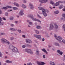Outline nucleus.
Wrapping results in <instances>:
<instances>
[{"label": "nucleus", "mask_w": 65, "mask_h": 65, "mask_svg": "<svg viewBox=\"0 0 65 65\" xmlns=\"http://www.w3.org/2000/svg\"><path fill=\"white\" fill-rule=\"evenodd\" d=\"M9 48L10 50H12V51L14 53H17V52H18V48L12 46V45H10Z\"/></svg>", "instance_id": "1"}, {"label": "nucleus", "mask_w": 65, "mask_h": 65, "mask_svg": "<svg viewBox=\"0 0 65 65\" xmlns=\"http://www.w3.org/2000/svg\"><path fill=\"white\" fill-rule=\"evenodd\" d=\"M28 17L30 18V19H32V20L34 21H37V22H40V23H41V21L38 20L37 19H36L34 18L33 17V15H28Z\"/></svg>", "instance_id": "2"}, {"label": "nucleus", "mask_w": 65, "mask_h": 65, "mask_svg": "<svg viewBox=\"0 0 65 65\" xmlns=\"http://www.w3.org/2000/svg\"><path fill=\"white\" fill-rule=\"evenodd\" d=\"M54 37L55 38H56V39H57V40H58L59 43L61 42V40L62 39V38H61V37H57V36H56V35H55Z\"/></svg>", "instance_id": "3"}, {"label": "nucleus", "mask_w": 65, "mask_h": 65, "mask_svg": "<svg viewBox=\"0 0 65 65\" xmlns=\"http://www.w3.org/2000/svg\"><path fill=\"white\" fill-rule=\"evenodd\" d=\"M25 52H26L28 53H30L31 54H33V52L32 51H31V49H25Z\"/></svg>", "instance_id": "4"}, {"label": "nucleus", "mask_w": 65, "mask_h": 65, "mask_svg": "<svg viewBox=\"0 0 65 65\" xmlns=\"http://www.w3.org/2000/svg\"><path fill=\"white\" fill-rule=\"evenodd\" d=\"M2 41L3 42H6V43H7L8 44H9L10 43L8 41H7L4 38H3L2 39Z\"/></svg>", "instance_id": "5"}, {"label": "nucleus", "mask_w": 65, "mask_h": 65, "mask_svg": "<svg viewBox=\"0 0 65 65\" xmlns=\"http://www.w3.org/2000/svg\"><path fill=\"white\" fill-rule=\"evenodd\" d=\"M39 2L40 3H45L47 2V0H39Z\"/></svg>", "instance_id": "6"}, {"label": "nucleus", "mask_w": 65, "mask_h": 65, "mask_svg": "<svg viewBox=\"0 0 65 65\" xmlns=\"http://www.w3.org/2000/svg\"><path fill=\"white\" fill-rule=\"evenodd\" d=\"M24 11V10L23 9L21 10L19 13V15H24V13L23 12Z\"/></svg>", "instance_id": "7"}, {"label": "nucleus", "mask_w": 65, "mask_h": 65, "mask_svg": "<svg viewBox=\"0 0 65 65\" xmlns=\"http://www.w3.org/2000/svg\"><path fill=\"white\" fill-rule=\"evenodd\" d=\"M34 36L37 38L38 39H41V36L40 35H34Z\"/></svg>", "instance_id": "8"}, {"label": "nucleus", "mask_w": 65, "mask_h": 65, "mask_svg": "<svg viewBox=\"0 0 65 65\" xmlns=\"http://www.w3.org/2000/svg\"><path fill=\"white\" fill-rule=\"evenodd\" d=\"M53 28H54V26L52 24H50V27L49 28V29L50 30H52Z\"/></svg>", "instance_id": "9"}, {"label": "nucleus", "mask_w": 65, "mask_h": 65, "mask_svg": "<svg viewBox=\"0 0 65 65\" xmlns=\"http://www.w3.org/2000/svg\"><path fill=\"white\" fill-rule=\"evenodd\" d=\"M26 43H32V41L30 40L29 39H26Z\"/></svg>", "instance_id": "10"}, {"label": "nucleus", "mask_w": 65, "mask_h": 65, "mask_svg": "<svg viewBox=\"0 0 65 65\" xmlns=\"http://www.w3.org/2000/svg\"><path fill=\"white\" fill-rule=\"evenodd\" d=\"M42 13H44V12H48V11L47 10H45L43 9H42Z\"/></svg>", "instance_id": "11"}, {"label": "nucleus", "mask_w": 65, "mask_h": 65, "mask_svg": "<svg viewBox=\"0 0 65 65\" xmlns=\"http://www.w3.org/2000/svg\"><path fill=\"white\" fill-rule=\"evenodd\" d=\"M42 51H43V52L46 53V54H47V52H46V50H45V49L43 48L42 49Z\"/></svg>", "instance_id": "12"}, {"label": "nucleus", "mask_w": 65, "mask_h": 65, "mask_svg": "<svg viewBox=\"0 0 65 65\" xmlns=\"http://www.w3.org/2000/svg\"><path fill=\"white\" fill-rule=\"evenodd\" d=\"M29 6H31L30 8L31 9H33V8H34V7L33 6V5L31 4H29Z\"/></svg>", "instance_id": "13"}, {"label": "nucleus", "mask_w": 65, "mask_h": 65, "mask_svg": "<svg viewBox=\"0 0 65 65\" xmlns=\"http://www.w3.org/2000/svg\"><path fill=\"white\" fill-rule=\"evenodd\" d=\"M6 62L7 63H12V61H10L9 60H7Z\"/></svg>", "instance_id": "14"}, {"label": "nucleus", "mask_w": 65, "mask_h": 65, "mask_svg": "<svg viewBox=\"0 0 65 65\" xmlns=\"http://www.w3.org/2000/svg\"><path fill=\"white\" fill-rule=\"evenodd\" d=\"M55 6H58L59 5V3L58 2H56V3L54 4Z\"/></svg>", "instance_id": "15"}, {"label": "nucleus", "mask_w": 65, "mask_h": 65, "mask_svg": "<svg viewBox=\"0 0 65 65\" xmlns=\"http://www.w3.org/2000/svg\"><path fill=\"white\" fill-rule=\"evenodd\" d=\"M50 65H55V63L52 61H51L50 62Z\"/></svg>", "instance_id": "16"}, {"label": "nucleus", "mask_w": 65, "mask_h": 65, "mask_svg": "<svg viewBox=\"0 0 65 65\" xmlns=\"http://www.w3.org/2000/svg\"><path fill=\"white\" fill-rule=\"evenodd\" d=\"M14 5H16V6H17V7H19V5L18 4V3H14Z\"/></svg>", "instance_id": "17"}, {"label": "nucleus", "mask_w": 65, "mask_h": 65, "mask_svg": "<svg viewBox=\"0 0 65 65\" xmlns=\"http://www.w3.org/2000/svg\"><path fill=\"white\" fill-rule=\"evenodd\" d=\"M38 8L39 10H42L43 9H44V8H43V7H39Z\"/></svg>", "instance_id": "18"}, {"label": "nucleus", "mask_w": 65, "mask_h": 65, "mask_svg": "<svg viewBox=\"0 0 65 65\" xmlns=\"http://www.w3.org/2000/svg\"><path fill=\"white\" fill-rule=\"evenodd\" d=\"M43 15L44 17H46L47 16V14L45 12H44V13H43Z\"/></svg>", "instance_id": "19"}, {"label": "nucleus", "mask_w": 65, "mask_h": 65, "mask_svg": "<svg viewBox=\"0 0 65 65\" xmlns=\"http://www.w3.org/2000/svg\"><path fill=\"white\" fill-rule=\"evenodd\" d=\"M63 5H61L60 6L59 8V9H61V8H63Z\"/></svg>", "instance_id": "20"}, {"label": "nucleus", "mask_w": 65, "mask_h": 65, "mask_svg": "<svg viewBox=\"0 0 65 65\" xmlns=\"http://www.w3.org/2000/svg\"><path fill=\"white\" fill-rule=\"evenodd\" d=\"M22 7L23 8H26V6L25 5L23 4L22 5Z\"/></svg>", "instance_id": "21"}, {"label": "nucleus", "mask_w": 65, "mask_h": 65, "mask_svg": "<svg viewBox=\"0 0 65 65\" xmlns=\"http://www.w3.org/2000/svg\"><path fill=\"white\" fill-rule=\"evenodd\" d=\"M37 63L38 65H41V62L37 61Z\"/></svg>", "instance_id": "22"}, {"label": "nucleus", "mask_w": 65, "mask_h": 65, "mask_svg": "<svg viewBox=\"0 0 65 65\" xmlns=\"http://www.w3.org/2000/svg\"><path fill=\"white\" fill-rule=\"evenodd\" d=\"M54 25L55 26V28L56 29H58V26L56 24H54Z\"/></svg>", "instance_id": "23"}, {"label": "nucleus", "mask_w": 65, "mask_h": 65, "mask_svg": "<svg viewBox=\"0 0 65 65\" xmlns=\"http://www.w3.org/2000/svg\"><path fill=\"white\" fill-rule=\"evenodd\" d=\"M39 51H38V50H37L36 54V55H39Z\"/></svg>", "instance_id": "24"}, {"label": "nucleus", "mask_w": 65, "mask_h": 65, "mask_svg": "<svg viewBox=\"0 0 65 65\" xmlns=\"http://www.w3.org/2000/svg\"><path fill=\"white\" fill-rule=\"evenodd\" d=\"M54 13L55 14H58V13H59V11H56L54 12Z\"/></svg>", "instance_id": "25"}, {"label": "nucleus", "mask_w": 65, "mask_h": 65, "mask_svg": "<svg viewBox=\"0 0 65 65\" xmlns=\"http://www.w3.org/2000/svg\"><path fill=\"white\" fill-rule=\"evenodd\" d=\"M10 30H11L12 31H15V29L12 28H10Z\"/></svg>", "instance_id": "26"}, {"label": "nucleus", "mask_w": 65, "mask_h": 65, "mask_svg": "<svg viewBox=\"0 0 65 65\" xmlns=\"http://www.w3.org/2000/svg\"><path fill=\"white\" fill-rule=\"evenodd\" d=\"M3 9H5V10H6V9H7V8L5 7H4L2 8Z\"/></svg>", "instance_id": "27"}, {"label": "nucleus", "mask_w": 65, "mask_h": 65, "mask_svg": "<svg viewBox=\"0 0 65 65\" xmlns=\"http://www.w3.org/2000/svg\"><path fill=\"white\" fill-rule=\"evenodd\" d=\"M55 45H56V46H59V44L56 43H55Z\"/></svg>", "instance_id": "28"}, {"label": "nucleus", "mask_w": 65, "mask_h": 65, "mask_svg": "<svg viewBox=\"0 0 65 65\" xmlns=\"http://www.w3.org/2000/svg\"><path fill=\"white\" fill-rule=\"evenodd\" d=\"M6 7H7L8 8H12L11 6H6Z\"/></svg>", "instance_id": "29"}, {"label": "nucleus", "mask_w": 65, "mask_h": 65, "mask_svg": "<svg viewBox=\"0 0 65 65\" xmlns=\"http://www.w3.org/2000/svg\"><path fill=\"white\" fill-rule=\"evenodd\" d=\"M36 28L37 29H40V28H41V27L39 26H37L36 27Z\"/></svg>", "instance_id": "30"}, {"label": "nucleus", "mask_w": 65, "mask_h": 65, "mask_svg": "<svg viewBox=\"0 0 65 65\" xmlns=\"http://www.w3.org/2000/svg\"><path fill=\"white\" fill-rule=\"evenodd\" d=\"M63 28L64 31H65V24L63 25Z\"/></svg>", "instance_id": "31"}, {"label": "nucleus", "mask_w": 65, "mask_h": 65, "mask_svg": "<svg viewBox=\"0 0 65 65\" xmlns=\"http://www.w3.org/2000/svg\"><path fill=\"white\" fill-rule=\"evenodd\" d=\"M45 63L43 62H41V65H44Z\"/></svg>", "instance_id": "32"}, {"label": "nucleus", "mask_w": 65, "mask_h": 65, "mask_svg": "<svg viewBox=\"0 0 65 65\" xmlns=\"http://www.w3.org/2000/svg\"><path fill=\"white\" fill-rule=\"evenodd\" d=\"M4 25V22H2L0 24V25H1V26Z\"/></svg>", "instance_id": "33"}, {"label": "nucleus", "mask_w": 65, "mask_h": 65, "mask_svg": "<svg viewBox=\"0 0 65 65\" xmlns=\"http://www.w3.org/2000/svg\"><path fill=\"white\" fill-rule=\"evenodd\" d=\"M13 9L14 10L18 9V8L15 7H13Z\"/></svg>", "instance_id": "34"}, {"label": "nucleus", "mask_w": 65, "mask_h": 65, "mask_svg": "<svg viewBox=\"0 0 65 65\" xmlns=\"http://www.w3.org/2000/svg\"><path fill=\"white\" fill-rule=\"evenodd\" d=\"M5 34V33L2 32L0 33V35H4Z\"/></svg>", "instance_id": "35"}, {"label": "nucleus", "mask_w": 65, "mask_h": 65, "mask_svg": "<svg viewBox=\"0 0 65 65\" xmlns=\"http://www.w3.org/2000/svg\"><path fill=\"white\" fill-rule=\"evenodd\" d=\"M59 55H62V54H63V52H62L61 51L59 53Z\"/></svg>", "instance_id": "36"}, {"label": "nucleus", "mask_w": 65, "mask_h": 65, "mask_svg": "<svg viewBox=\"0 0 65 65\" xmlns=\"http://www.w3.org/2000/svg\"><path fill=\"white\" fill-rule=\"evenodd\" d=\"M50 4H52V5H53L54 4V2L53 1H51L50 2Z\"/></svg>", "instance_id": "37"}, {"label": "nucleus", "mask_w": 65, "mask_h": 65, "mask_svg": "<svg viewBox=\"0 0 65 65\" xmlns=\"http://www.w3.org/2000/svg\"><path fill=\"white\" fill-rule=\"evenodd\" d=\"M62 15L63 17L64 18V19H65V14H62Z\"/></svg>", "instance_id": "38"}, {"label": "nucleus", "mask_w": 65, "mask_h": 65, "mask_svg": "<svg viewBox=\"0 0 65 65\" xmlns=\"http://www.w3.org/2000/svg\"><path fill=\"white\" fill-rule=\"evenodd\" d=\"M8 13L6 12L5 13V15H6V16H8Z\"/></svg>", "instance_id": "39"}, {"label": "nucleus", "mask_w": 65, "mask_h": 65, "mask_svg": "<svg viewBox=\"0 0 65 65\" xmlns=\"http://www.w3.org/2000/svg\"><path fill=\"white\" fill-rule=\"evenodd\" d=\"M26 47V46L25 45H23L22 46V48H25Z\"/></svg>", "instance_id": "40"}, {"label": "nucleus", "mask_w": 65, "mask_h": 65, "mask_svg": "<svg viewBox=\"0 0 65 65\" xmlns=\"http://www.w3.org/2000/svg\"><path fill=\"white\" fill-rule=\"evenodd\" d=\"M36 33L37 34H39V31H38L37 30H36Z\"/></svg>", "instance_id": "41"}, {"label": "nucleus", "mask_w": 65, "mask_h": 65, "mask_svg": "<svg viewBox=\"0 0 65 65\" xmlns=\"http://www.w3.org/2000/svg\"><path fill=\"white\" fill-rule=\"evenodd\" d=\"M62 41L63 43H65V40H62Z\"/></svg>", "instance_id": "42"}, {"label": "nucleus", "mask_w": 65, "mask_h": 65, "mask_svg": "<svg viewBox=\"0 0 65 65\" xmlns=\"http://www.w3.org/2000/svg\"><path fill=\"white\" fill-rule=\"evenodd\" d=\"M27 65H32L31 63H28L27 64Z\"/></svg>", "instance_id": "43"}, {"label": "nucleus", "mask_w": 65, "mask_h": 65, "mask_svg": "<svg viewBox=\"0 0 65 65\" xmlns=\"http://www.w3.org/2000/svg\"><path fill=\"white\" fill-rule=\"evenodd\" d=\"M58 2L59 3H63V2L62 1H59Z\"/></svg>", "instance_id": "44"}, {"label": "nucleus", "mask_w": 65, "mask_h": 65, "mask_svg": "<svg viewBox=\"0 0 65 65\" xmlns=\"http://www.w3.org/2000/svg\"><path fill=\"white\" fill-rule=\"evenodd\" d=\"M65 6H64V7L63 9H62V10L63 11H65Z\"/></svg>", "instance_id": "45"}, {"label": "nucleus", "mask_w": 65, "mask_h": 65, "mask_svg": "<svg viewBox=\"0 0 65 65\" xmlns=\"http://www.w3.org/2000/svg\"><path fill=\"white\" fill-rule=\"evenodd\" d=\"M10 20H12L13 19V17L11 18H10Z\"/></svg>", "instance_id": "46"}, {"label": "nucleus", "mask_w": 65, "mask_h": 65, "mask_svg": "<svg viewBox=\"0 0 65 65\" xmlns=\"http://www.w3.org/2000/svg\"><path fill=\"white\" fill-rule=\"evenodd\" d=\"M60 52H61V51H60L59 50H58L57 51V52L58 53H59Z\"/></svg>", "instance_id": "47"}, {"label": "nucleus", "mask_w": 65, "mask_h": 65, "mask_svg": "<svg viewBox=\"0 0 65 65\" xmlns=\"http://www.w3.org/2000/svg\"><path fill=\"white\" fill-rule=\"evenodd\" d=\"M14 39V38H13L11 37V38L10 40H13V39Z\"/></svg>", "instance_id": "48"}, {"label": "nucleus", "mask_w": 65, "mask_h": 65, "mask_svg": "<svg viewBox=\"0 0 65 65\" xmlns=\"http://www.w3.org/2000/svg\"><path fill=\"white\" fill-rule=\"evenodd\" d=\"M37 16L39 18H41V17H40L39 15L38 14Z\"/></svg>", "instance_id": "49"}, {"label": "nucleus", "mask_w": 65, "mask_h": 65, "mask_svg": "<svg viewBox=\"0 0 65 65\" xmlns=\"http://www.w3.org/2000/svg\"><path fill=\"white\" fill-rule=\"evenodd\" d=\"M29 25H32V24H33V23L32 22H30L29 23Z\"/></svg>", "instance_id": "50"}, {"label": "nucleus", "mask_w": 65, "mask_h": 65, "mask_svg": "<svg viewBox=\"0 0 65 65\" xmlns=\"http://www.w3.org/2000/svg\"><path fill=\"white\" fill-rule=\"evenodd\" d=\"M1 21H2V18L0 17V23H1Z\"/></svg>", "instance_id": "51"}, {"label": "nucleus", "mask_w": 65, "mask_h": 65, "mask_svg": "<svg viewBox=\"0 0 65 65\" xmlns=\"http://www.w3.org/2000/svg\"><path fill=\"white\" fill-rule=\"evenodd\" d=\"M18 31L19 33H21V30H18Z\"/></svg>", "instance_id": "52"}, {"label": "nucleus", "mask_w": 65, "mask_h": 65, "mask_svg": "<svg viewBox=\"0 0 65 65\" xmlns=\"http://www.w3.org/2000/svg\"><path fill=\"white\" fill-rule=\"evenodd\" d=\"M3 55L0 52V57H2V56Z\"/></svg>", "instance_id": "53"}, {"label": "nucleus", "mask_w": 65, "mask_h": 65, "mask_svg": "<svg viewBox=\"0 0 65 65\" xmlns=\"http://www.w3.org/2000/svg\"><path fill=\"white\" fill-rule=\"evenodd\" d=\"M3 20H6V19L4 17L3 18Z\"/></svg>", "instance_id": "54"}, {"label": "nucleus", "mask_w": 65, "mask_h": 65, "mask_svg": "<svg viewBox=\"0 0 65 65\" xmlns=\"http://www.w3.org/2000/svg\"><path fill=\"white\" fill-rule=\"evenodd\" d=\"M43 58H45V55H44L43 56Z\"/></svg>", "instance_id": "55"}, {"label": "nucleus", "mask_w": 65, "mask_h": 65, "mask_svg": "<svg viewBox=\"0 0 65 65\" xmlns=\"http://www.w3.org/2000/svg\"><path fill=\"white\" fill-rule=\"evenodd\" d=\"M22 37H24V38H25V35H23Z\"/></svg>", "instance_id": "56"}, {"label": "nucleus", "mask_w": 65, "mask_h": 65, "mask_svg": "<svg viewBox=\"0 0 65 65\" xmlns=\"http://www.w3.org/2000/svg\"><path fill=\"white\" fill-rule=\"evenodd\" d=\"M42 41H44V38L42 39Z\"/></svg>", "instance_id": "57"}, {"label": "nucleus", "mask_w": 65, "mask_h": 65, "mask_svg": "<svg viewBox=\"0 0 65 65\" xmlns=\"http://www.w3.org/2000/svg\"><path fill=\"white\" fill-rule=\"evenodd\" d=\"M10 25L12 26V27H13V24H11Z\"/></svg>", "instance_id": "58"}, {"label": "nucleus", "mask_w": 65, "mask_h": 65, "mask_svg": "<svg viewBox=\"0 0 65 65\" xmlns=\"http://www.w3.org/2000/svg\"><path fill=\"white\" fill-rule=\"evenodd\" d=\"M61 21H62V20H64V18H61Z\"/></svg>", "instance_id": "59"}, {"label": "nucleus", "mask_w": 65, "mask_h": 65, "mask_svg": "<svg viewBox=\"0 0 65 65\" xmlns=\"http://www.w3.org/2000/svg\"><path fill=\"white\" fill-rule=\"evenodd\" d=\"M23 2L24 3H26V1H24Z\"/></svg>", "instance_id": "60"}, {"label": "nucleus", "mask_w": 65, "mask_h": 65, "mask_svg": "<svg viewBox=\"0 0 65 65\" xmlns=\"http://www.w3.org/2000/svg\"><path fill=\"white\" fill-rule=\"evenodd\" d=\"M52 50L53 51H55V48H52Z\"/></svg>", "instance_id": "61"}, {"label": "nucleus", "mask_w": 65, "mask_h": 65, "mask_svg": "<svg viewBox=\"0 0 65 65\" xmlns=\"http://www.w3.org/2000/svg\"><path fill=\"white\" fill-rule=\"evenodd\" d=\"M1 13H2V11H1V10H0V14Z\"/></svg>", "instance_id": "62"}, {"label": "nucleus", "mask_w": 65, "mask_h": 65, "mask_svg": "<svg viewBox=\"0 0 65 65\" xmlns=\"http://www.w3.org/2000/svg\"><path fill=\"white\" fill-rule=\"evenodd\" d=\"M12 11V10H8V11Z\"/></svg>", "instance_id": "63"}, {"label": "nucleus", "mask_w": 65, "mask_h": 65, "mask_svg": "<svg viewBox=\"0 0 65 65\" xmlns=\"http://www.w3.org/2000/svg\"><path fill=\"white\" fill-rule=\"evenodd\" d=\"M59 65H65V64L63 63L62 64H60Z\"/></svg>", "instance_id": "64"}]
</instances>
